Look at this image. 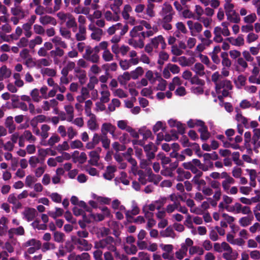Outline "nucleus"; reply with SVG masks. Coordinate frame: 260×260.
Wrapping results in <instances>:
<instances>
[{
	"label": "nucleus",
	"instance_id": "f257e3e1",
	"mask_svg": "<svg viewBox=\"0 0 260 260\" xmlns=\"http://www.w3.org/2000/svg\"><path fill=\"white\" fill-rule=\"evenodd\" d=\"M139 24L134 26L130 31L129 35L132 38L138 37L140 40L149 38L156 34L158 29L157 26H151L150 23L146 20H140Z\"/></svg>",
	"mask_w": 260,
	"mask_h": 260
},
{
	"label": "nucleus",
	"instance_id": "f03ea898",
	"mask_svg": "<svg viewBox=\"0 0 260 260\" xmlns=\"http://www.w3.org/2000/svg\"><path fill=\"white\" fill-rule=\"evenodd\" d=\"M116 242L112 237H107L99 242L95 243V248L96 249H106L108 251L114 252L116 258H120V254L116 248Z\"/></svg>",
	"mask_w": 260,
	"mask_h": 260
},
{
	"label": "nucleus",
	"instance_id": "7ed1b4c3",
	"mask_svg": "<svg viewBox=\"0 0 260 260\" xmlns=\"http://www.w3.org/2000/svg\"><path fill=\"white\" fill-rule=\"evenodd\" d=\"M231 82L226 79H222L215 85V89L218 98L220 100L222 97L229 95L230 91L232 89Z\"/></svg>",
	"mask_w": 260,
	"mask_h": 260
},
{
	"label": "nucleus",
	"instance_id": "20e7f679",
	"mask_svg": "<svg viewBox=\"0 0 260 260\" xmlns=\"http://www.w3.org/2000/svg\"><path fill=\"white\" fill-rule=\"evenodd\" d=\"M164 124V122L159 121H157L153 127V131L154 133H157L160 130L162 131L157 134L156 143L158 145L164 139H165L166 141H170L176 138V134H173L171 137L169 135L166 134L164 137L162 133L165 130Z\"/></svg>",
	"mask_w": 260,
	"mask_h": 260
},
{
	"label": "nucleus",
	"instance_id": "39448f33",
	"mask_svg": "<svg viewBox=\"0 0 260 260\" xmlns=\"http://www.w3.org/2000/svg\"><path fill=\"white\" fill-rule=\"evenodd\" d=\"M193 241L187 238L185 239V242L182 243L180 245V248L177 250L175 253V257L178 260H182L187 255L188 246L193 245Z\"/></svg>",
	"mask_w": 260,
	"mask_h": 260
},
{
	"label": "nucleus",
	"instance_id": "423d86ee",
	"mask_svg": "<svg viewBox=\"0 0 260 260\" xmlns=\"http://www.w3.org/2000/svg\"><path fill=\"white\" fill-rule=\"evenodd\" d=\"M187 25L188 27L190 35L192 37H196L201 34L203 29V24L198 21L188 20L187 21Z\"/></svg>",
	"mask_w": 260,
	"mask_h": 260
},
{
	"label": "nucleus",
	"instance_id": "0eeeda50",
	"mask_svg": "<svg viewBox=\"0 0 260 260\" xmlns=\"http://www.w3.org/2000/svg\"><path fill=\"white\" fill-rule=\"evenodd\" d=\"M174 13L172 6L168 3H164L160 12L162 19L167 21H172Z\"/></svg>",
	"mask_w": 260,
	"mask_h": 260
},
{
	"label": "nucleus",
	"instance_id": "6e6552de",
	"mask_svg": "<svg viewBox=\"0 0 260 260\" xmlns=\"http://www.w3.org/2000/svg\"><path fill=\"white\" fill-rule=\"evenodd\" d=\"M72 241L77 246L78 248L81 250L88 251L91 249L92 245L84 239L77 238L76 236L72 237Z\"/></svg>",
	"mask_w": 260,
	"mask_h": 260
},
{
	"label": "nucleus",
	"instance_id": "1a4fd4ad",
	"mask_svg": "<svg viewBox=\"0 0 260 260\" xmlns=\"http://www.w3.org/2000/svg\"><path fill=\"white\" fill-rule=\"evenodd\" d=\"M235 7L225 8V13L227 20L234 23H238L240 21L239 15L234 10Z\"/></svg>",
	"mask_w": 260,
	"mask_h": 260
},
{
	"label": "nucleus",
	"instance_id": "9d476101",
	"mask_svg": "<svg viewBox=\"0 0 260 260\" xmlns=\"http://www.w3.org/2000/svg\"><path fill=\"white\" fill-rule=\"evenodd\" d=\"M120 29V36L124 35L128 30V27L127 24L124 25L121 23H117L115 24L110 26L107 29V32L109 35H113L117 30Z\"/></svg>",
	"mask_w": 260,
	"mask_h": 260
},
{
	"label": "nucleus",
	"instance_id": "9b49d317",
	"mask_svg": "<svg viewBox=\"0 0 260 260\" xmlns=\"http://www.w3.org/2000/svg\"><path fill=\"white\" fill-rule=\"evenodd\" d=\"M150 42L151 45L155 49L160 47L161 49H164L166 47L165 40L162 35H158L151 39Z\"/></svg>",
	"mask_w": 260,
	"mask_h": 260
},
{
	"label": "nucleus",
	"instance_id": "f8f14e48",
	"mask_svg": "<svg viewBox=\"0 0 260 260\" xmlns=\"http://www.w3.org/2000/svg\"><path fill=\"white\" fill-rule=\"evenodd\" d=\"M36 140V138L32 135V133L29 131L26 130L19 137V145L20 147H23L25 140L28 141L29 143H32Z\"/></svg>",
	"mask_w": 260,
	"mask_h": 260
},
{
	"label": "nucleus",
	"instance_id": "ddd939ff",
	"mask_svg": "<svg viewBox=\"0 0 260 260\" xmlns=\"http://www.w3.org/2000/svg\"><path fill=\"white\" fill-rule=\"evenodd\" d=\"M178 166V161L170 163L169 166L164 167V168L161 171V174L166 177L174 176L173 171L177 168Z\"/></svg>",
	"mask_w": 260,
	"mask_h": 260
},
{
	"label": "nucleus",
	"instance_id": "4468645a",
	"mask_svg": "<svg viewBox=\"0 0 260 260\" xmlns=\"http://www.w3.org/2000/svg\"><path fill=\"white\" fill-rule=\"evenodd\" d=\"M104 219V215L102 213L93 214L89 212L88 215L83 216V221L90 223L92 221H100Z\"/></svg>",
	"mask_w": 260,
	"mask_h": 260
},
{
	"label": "nucleus",
	"instance_id": "2eb2a0df",
	"mask_svg": "<svg viewBox=\"0 0 260 260\" xmlns=\"http://www.w3.org/2000/svg\"><path fill=\"white\" fill-rule=\"evenodd\" d=\"M37 215V210L31 208H25L22 212L23 218L28 222L33 220Z\"/></svg>",
	"mask_w": 260,
	"mask_h": 260
},
{
	"label": "nucleus",
	"instance_id": "dca6fc26",
	"mask_svg": "<svg viewBox=\"0 0 260 260\" xmlns=\"http://www.w3.org/2000/svg\"><path fill=\"white\" fill-rule=\"evenodd\" d=\"M116 127L110 123H104L101 127V132L103 135L107 136V133H109L113 138L115 137V131Z\"/></svg>",
	"mask_w": 260,
	"mask_h": 260
},
{
	"label": "nucleus",
	"instance_id": "f3484780",
	"mask_svg": "<svg viewBox=\"0 0 260 260\" xmlns=\"http://www.w3.org/2000/svg\"><path fill=\"white\" fill-rule=\"evenodd\" d=\"M88 117L89 119L87 121V127L92 132L97 131L99 128V125L96 116L93 115Z\"/></svg>",
	"mask_w": 260,
	"mask_h": 260
},
{
	"label": "nucleus",
	"instance_id": "a211bd4d",
	"mask_svg": "<svg viewBox=\"0 0 260 260\" xmlns=\"http://www.w3.org/2000/svg\"><path fill=\"white\" fill-rule=\"evenodd\" d=\"M196 62L194 57L190 56L187 57L185 56L179 57V63L183 67H190Z\"/></svg>",
	"mask_w": 260,
	"mask_h": 260
},
{
	"label": "nucleus",
	"instance_id": "6ab92c4d",
	"mask_svg": "<svg viewBox=\"0 0 260 260\" xmlns=\"http://www.w3.org/2000/svg\"><path fill=\"white\" fill-rule=\"evenodd\" d=\"M119 14L120 12L107 11L104 13V17L108 21L117 22L120 20Z\"/></svg>",
	"mask_w": 260,
	"mask_h": 260
},
{
	"label": "nucleus",
	"instance_id": "aec40b11",
	"mask_svg": "<svg viewBox=\"0 0 260 260\" xmlns=\"http://www.w3.org/2000/svg\"><path fill=\"white\" fill-rule=\"evenodd\" d=\"M177 173L178 174L176 179L178 181H182L184 179H189L191 175L189 171H185L181 168L177 169Z\"/></svg>",
	"mask_w": 260,
	"mask_h": 260
},
{
	"label": "nucleus",
	"instance_id": "412c9836",
	"mask_svg": "<svg viewBox=\"0 0 260 260\" xmlns=\"http://www.w3.org/2000/svg\"><path fill=\"white\" fill-rule=\"evenodd\" d=\"M227 241L233 245H237L242 247L245 244L244 240L240 238H235L234 236L232 234H228L226 235Z\"/></svg>",
	"mask_w": 260,
	"mask_h": 260
},
{
	"label": "nucleus",
	"instance_id": "4be33fe9",
	"mask_svg": "<svg viewBox=\"0 0 260 260\" xmlns=\"http://www.w3.org/2000/svg\"><path fill=\"white\" fill-rule=\"evenodd\" d=\"M39 21L43 25L51 24L55 26L57 24L56 20L54 18L47 15L41 16Z\"/></svg>",
	"mask_w": 260,
	"mask_h": 260
},
{
	"label": "nucleus",
	"instance_id": "5701e85b",
	"mask_svg": "<svg viewBox=\"0 0 260 260\" xmlns=\"http://www.w3.org/2000/svg\"><path fill=\"white\" fill-rule=\"evenodd\" d=\"M227 40L232 45L237 47L243 46L244 44V39L243 36L242 35H239L236 38L234 37L228 38Z\"/></svg>",
	"mask_w": 260,
	"mask_h": 260
},
{
	"label": "nucleus",
	"instance_id": "b1692460",
	"mask_svg": "<svg viewBox=\"0 0 260 260\" xmlns=\"http://www.w3.org/2000/svg\"><path fill=\"white\" fill-rule=\"evenodd\" d=\"M203 175L201 171H199L198 174L192 178L191 181L193 183L198 185L197 189L198 190H201V187L206 184V182L204 180L200 179Z\"/></svg>",
	"mask_w": 260,
	"mask_h": 260
},
{
	"label": "nucleus",
	"instance_id": "393cba45",
	"mask_svg": "<svg viewBox=\"0 0 260 260\" xmlns=\"http://www.w3.org/2000/svg\"><path fill=\"white\" fill-rule=\"evenodd\" d=\"M168 124L172 127H176L179 133L183 134L184 132V125L177 120L170 119L168 120Z\"/></svg>",
	"mask_w": 260,
	"mask_h": 260
},
{
	"label": "nucleus",
	"instance_id": "a878e982",
	"mask_svg": "<svg viewBox=\"0 0 260 260\" xmlns=\"http://www.w3.org/2000/svg\"><path fill=\"white\" fill-rule=\"evenodd\" d=\"M75 76L78 78L80 84L82 85L85 84L87 79L86 72L79 68H76L75 69Z\"/></svg>",
	"mask_w": 260,
	"mask_h": 260
},
{
	"label": "nucleus",
	"instance_id": "bb28decb",
	"mask_svg": "<svg viewBox=\"0 0 260 260\" xmlns=\"http://www.w3.org/2000/svg\"><path fill=\"white\" fill-rule=\"evenodd\" d=\"M11 13L13 16H18L24 18L25 17V11L21 6H14L11 8Z\"/></svg>",
	"mask_w": 260,
	"mask_h": 260
},
{
	"label": "nucleus",
	"instance_id": "cd10ccee",
	"mask_svg": "<svg viewBox=\"0 0 260 260\" xmlns=\"http://www.w3.org/2000/svg\"><path fill=\"white\" fill-rule=\"evenodd\" d=\"M101 151V148L99 149V150L91 151L89 152V155L90 159L89 160V163L93 166H98V161L100 158V155L99 152Z\"/></svg>",
	"mask_w": 260,
	"mask_h": 260
},
{
	"label": "nucleus",
	"instance_id": "c85d7f7f",
	"mask_svg": "<svg viewBox=\"0 0 260 260\" xmlns=\"http://www.w3.org/2000/svg\"><path fill=\"white\" fill-rule=\"evenodd\" d=\"M116 171V168L115 166H108L105 173L103 174L104 178L108 180H112L114 177V173Z\"/></svg>",
	"mask_w": 260,
	"mask_h": 260
},
{
	"label": "nucleus",
	"instance_id": "c756f323",
	"mask_svg": "<svg viewBox=\"0 0 260 260\" xmlns=\"http://www.w3.org/2000/svg\"><path fill=\"white\" fill-rule=\"evenodd\" d=\"M76 39L78 41H84L86 38V29L84 25H79V31L75 35Z\"/></svg>",
	"mask_w": 260,
	"mask_h": 260
},
{
	"label": "nucleus",
	"instance_id": "7c9ffc66",
	"mask_svg": "<svg viewBox=\"0 0 260 260\" xmlns=\"http://www.w3.org/2000/svg\"><path fill=\"white\" fill-rule=\"evenodd\" d=\"M58 105V102L55 99L45 101L43 103L42 108L45 111H49L51 108L55 109Z\"/></svg>",
	"mask_w": 260,
	"mask_h": 260
},
{
	"label": "nucleus",
	"instance_id": "2f4dec72",
	"mask_svg": "<svg viewBox=\"0 0 260 260\" xmlns=\"http://www.w3.org/2000/svg\"><path fill=\"white\" fill-rule=\"evenodd\" d=\"M214 38L213 41L216 43H221L223 39L222 36L221 27L217 26L214 27L213 30Z\"/></svg>",
	"mask_w": 260,
	"mask_h": 260
},
{
	"label": "nucleus",
	"instance_id": "473e14b6",
	"mask_svg": "<svg viewBox=\"0 0 260 260\" xmlns=\"http://www.w3.org/2000/svg\"><path fill=\"white\" fill-rule=\"evenodd\" d=\"M150 169L147 172V174L143 172V171L139 170L138 172V180L142 185H145L148 181H149Z\"/></svg>",
	"mask_w": 260,
	"mask_h": 260
},
{
	"label": "nucleus",
	"instance_id": "72a5a7b5",
	"mask_svg": "<svg viewBox=\"0 0 260 260\" xmlns=\"http://www.w3.org/2000/svg\"><path fill=\"white\" fill-rule=\"evenodd\" d=\"M8 235L10 238H12L14 235L22 236L24 234V230L22 226H19L16 228H11L8 230Z\"/></svg>",
	"mask_w": 260,
	"mask_h": 260
},
{
	"label": "nucleus",
	"instance_id": "f704fd0d",
	"mask_svg": "<svg viewBox=\"0 0 260 260\" xmlns=\"http://www.w3.org/2000/svg\"><path fill=\"white\" fill-rule=\"evenodd\" d=\"M22 246L23 247H35V248H41V243L39 240L36 239H31L24 243Z\"/></svg>",
	"mask_w": 260,
	"mask_h": 260
},
{
	"label": "nucleus",
	"instance_id": "c9c22d12",
	"mask_svg": "<svg viewBox=\"0 0 260 260\" xmlns=\"http://www.w3.org/2000/svg\"><path fill=\"white\" fill-rule=\"evenodd\" d=\"M189 248V254L190 255H193L194 254H197L199 256L202 255L204 251L203 248L199 246H188Z\"/></svg>",
	"mask_w": 260,
	"mask_h": 260
},
{
	"label": "nucleus",
	"instance_id": "e433bc0d",
	"mask_svg": "<svg viewBox=\"0 0 260 260\" xmlns=\"http://www.w3.org/2000/svg\"><path fill=\"white\" fill-rule=\"evenodd\" d=\"M246 172L249 175L250 186L255 187L256 184V178L257 177V173L256 171L253 169H247Z\"/></svg>",
	"mask_w": 260,
	"mask_h": 260
},
{
	"label": "nucleus",
	"instance_id": "4c0bfd02",
	"mask_svg": "<svg viewBox=\"0 0 260 260\" xmlns=\"http://www.w3.org/2000/svg\"><path fill=\"white\" fill-rule=\"evenodd\" d=\"M60 139V137L57 135L53 134L49 139L47 142L42 141L41 143L44 146L49 145L50 146H53L54 144L58 142Z\"/></svg>",
	"mask_w": 260,
	"mask_h": 260
},
{
	"label": "nucleus",
	"instance_id": "58836bf2",
	"mask_svg": "<svg viewBox=\"0 0 260 260\" xmlns=\"http://www.w3.org/2000/svg\"><path fill=\"white\" fill-rule=\"evenodd\" d=\"M7 222L8 219L6 217L3 216L0 218V236L5 235L8 231Z\"/></svg>",
	"mask_w": 260,
	"mask_h": 260
},
{
	"label": "nucleus",
	"instance_id": "ea45409f",
	"mask_svg": "<svg viewBox=\"0 0 260 260\" xmlns=\"http://www.w3.org/2000/svg\"><path fill=\"white\" fill-rule=\"evenodd\" d=\"M5 125L8 129L10 134H12L14 132L16 129V126L14 123L13 117L9 116L7 118L5 121Z\"/></svg>",
	"mask_w": 260,
	"mask_h": 260
},
{
	"label": "nucleus",
	"instance_id": "a19ab883",
	"mask_svg": "<svg viewBox=\"0 0 260 260\" xmlns=\"http://www.w3.org/2000/svg\"><path fill=\"white\" fill-rule=\"evenodd\" d=\"M51 41L54 44L55 47H58L59 48H67L68 47L67 44L58 36L54 37L51 39Z\"/></svg>",
	"mask_w": 260,
	"mask_h": 260
},
{
	"label": "nucleus",
	"instance_id": "79ce46f5",
	"mask_svg": "<svg viewBox=\"0 0 260 260\" xmlns=\"http://www.w3.org/2000/svg\"><path fill=\"white\" fill-rule=\"evenodd\" d=\"M11 72L6 66H3L0 68V81L10 77Z\"/></svg>",
	"mask_w": 260,
	"mask_h": 260
},
{
	"label": "nucleus",
	"instance_id": "37998d69",
	"mask_svg": "<svg viewBox=\"0 0 260 260\" xmlns=\"http://www.w3.org/2000/svg\"><path fill=\"white\" fill-rule=\"evenodd\" d=\"M233 202V198L226 195H224L222 197V201L218 205L220 210H224L225 206L230 205Z\"/></svg>",
	"mask_w": 260,
	"mask_h": 260
},
{
	"label": "nucleus",
	"instance_id": "c03bdc74",
	"mask_svg": "<svg viewBox=\"0 0 260 260\" xmlns=\"http://www.w3.org/2000/svg\"><path fill=\"white\" fill-rule=\"evenodd\" d=\"M191 69L200 76H203L205 74L204 67L201 63H196Z\"/></svg>",
	"mask_w": 260,
	"mask_h": 260
},
{
	"label": "nucleus",
	"instance_id": "a18cd8bd",
	"mask_svg": "<svg viewBox=\"0 0 260 260\" xmlns=\"http://www.w3.org/2000/svg\"><path fill=\"white\" fill-rule=\"evenodd\" d=\"M153 213H146L145 215V218L147 219V222L146 224V229L149 230L152 228L156 224L155 220L153 218Z\"/></svg>",
	"mask_w": 260,
	"mask_h": 260
},
{
	"label": "nucleus",
	"instance_id": "49530a36",
	"mask_svg": "<svg viewBox=\"0 0 260 260\" xmlns=\"http://www.w3.org/2000/svg\"><path fill=\"white\" fill-rule=\"evenodd\" d=\"M66 25L68 28H72L73 31H76L77 29V23L75 18L70 14L67 20Z\"/></svg>",
	"mask_w": 260,
	"mask_h": 260
},
{
	"label": "nucleus",
	"instance_id": "de8ad7c7",
	"mask_svg": "<svg viewBox=\"0 0 260 260\" xmlns=\"http://www.w3.org/2000/svg\"><path fill=\"white\" fill-rule=\"evenodd\" d=\"M64 110L68 115V121L71 122L74 118V107L71 105L64 106Z\"/></svg>",
	"mask_w": 260,
	"mask_h": 260
},
{
	"label": "nucleus",
	"instance_id": "09e8293b",
	"mask_svg": "<svg viewBox=\"0 0 260 260\" xmlns=\"http://www.w3.org/2000/svg\"><path fill=\"white\" fill-rule=\"evenodd\" d=\"M236 119L238 123L243 124L245 128H249L248 119L243 116L241 114L238 113L236 116Z\"/></svg>",
	"mask_w": 260,
	"mask_h": 260
},
{
	"label": "nucleus",
	"instance_id": "8fccbe9b",
	"mask_svg": "<svg viewBox=\"0 0 260 260\" xmlns=\"http://www.w3.org/2000/svg\"><path fill=\"white\" fill-rule=\"evenodd\" d=\"M252 216H244L239 219V223L242 227H246L250 225L252 221Z\"/></svg>",
	"mask_w": 260,
	"mask_h": 260
},
{
	"label": "nucleus",
	"instance_id": "3c124183",
	"mask_svg": "<svg viewBox=\"0 0 260 260\" xmlns=\"http://www.w3.org/2000/svg\"><path fill=\"white\" fill-rule=\"evenodd\" d=\"M92 106V102L91 100H88L85 102L84 110L85 114L87 117L91 116L94 115L92 113L91 108Z\"/></svg>",
	"mask_w": 260,
	"mask_h": 260
},
{
	"label": "nucleus",
	"instance_id": "603ef678",
	"mask_svg": "<svg viewBox=\"0 0 260 260\" xmlns=\"http://www.w3.org/2000/svg\"><path fill=\"white\" fill-rule=\"evenodd\" d=\"M235 180L233 178H228L222 182V186L223 190L226 192L230 188L232 184H234Z\"/></svg>",
	"mask_w": 260,
	"mask_h": 260
},
{
	"label": "nucleus",
	"instance_id": "864d4df0",
	"mask_svg": "<svg viewBox=\"0 0 260 260\" xmlns=\"http://www.w3.org/2000/svg\"><path fill=\"white\" fill-rule=\"evenodd\" d=\"M103 34V31L102 29H94V31L91 34V38L92 40L96 41H100Z\"/></svg>",
	"mask_w": 260,
	"mask_h": 260
},
{
	"label": "nucleus",
	"instance_id": "5fc2aeb1",
	"mask_svg": "<svg viewBox=\"0 0 260 260\" xmlns=\"http://www.w3.org/2000/svg\"><path fill=\"white\" fill-rule=\"evenodd\" d=\"M43 42L41 37L37 36L34 39L31 40L28 43V46L30 49H34L37 45H40Z\"/></svg>",
	"mask_w": 260,
	"mask_h": 260
},
{
	"label": "nucleus",
	"instance_id": "6e6d98bb",
	"mask_svg": "<svg viewBox=\"0 0 260 260\" xmlns=\"http://www.w3.org/2000/svg\"><path fill=\"white\" fill-rule=\"evenodd\" d=\"M50 129V127L47 124H43L41 127V133L40 136L41 137L42 140H45L49 136L48 132Z\"/></svg>",
	"mask_w": 260,
	"mask_h": 260
},
{
	"label": "nucleus",
	"instance_id": "4d7b16f0",
	"mask_svg": "<svg viewBox=\"0 0 260 260\" xmlns=\"http://www.w3.org/2000/svg\"><path fill=\"white\" fill-rule=\"evenodd\" d=\"M123 249L127 254L129 255L135 254L138 250L137 246L134 244L124 245Z\"/></svg>",
	"mask_w": 260,
	"mask_h": 260
},
{
	"label": "nucleus",
	"instance_id": "13d9d810",
	"mask_svg": "<svg viewBox=\"0 0 260 260\" xmlns=\"http://www.w3.org/2000/svg\"><path fill=\"white\" fill-rule=\"evenodd\" d=\"M56 246L54 243L50 242L44 243L41 247V250L43 252H46L49 250H54Z\"/></svg>",
	"mask_w": 260,
	"mask_h": 260
},
{
	"label": "nucleus",
	"instance_id": "bf43d9fd",
	"mask_svg": "<svg viewBox=\"0 0 260 260\" xmlns=\"http://www.w3.org/2000/svg\"><path fill=\"white\" fill-rule=\"evenodd\" d=\"M143 73V69L141 67H138L135 70L131 71L132 78L135 80L137 79L140 76H141Z\"/></svg>",
	"mask_w": 260,
	"mask_h": 260
},
{
	"label": "nucleus",
	"instance_id": "052dcab7",
	"mask_svg": "<svg viewBox=\"0 0 260 260\" xmlns=\"http://www.w3.org/2000/svg\"><path fill=\"white\" fill-rule=\"evenodd\" d=\"M240 206V203H236L233 205H229L225 206V208H224V209H225L227 211L230 212H232L235 214H238V211L239 210Z\"/></svg>",
	"mask_w": 260,
	"mask_h": 260
},
{
	"label": "nucleus",
	"instance_id": "680f3d73",
	"mask_svg": "<svg viewBox=\"0 0 260 260\" xmlns=\"http://www.w3.org/2000/svg\"><path fill=\"white\" fill-rule=\"evenodd\" d=\"M161 235L164 237H171L174 238L176 237L174 230L171 227H168L166 230L162 231L161 232Z\"/></svg>",
	"mask_w": 260,
	"mask_h": 260
},
{
	"label": "nucleus",
	"instance_id": "e2e57ef3",
	"mask_svg": "<svg viewBox=\"0 0 260 260\" xmlns=\"http://www.w3.org/2000/svg\"><path fill=\"white\" fill-rule=\"evenodd\" d=\"M63 212H64V211L62 209L56 207L55 211H50L48 212V214L49 216H50L52 218L55 219L57 217L62 216Z\"/></svg>",
	"mask_w": 260,
	"mask_h": 260
},
{
	"label": "nucleus",
	"instance_id": "0e129e2a",
	"mask_svg": "<svg viewBox=\"0 0 260 260\" xmlns=\"http://www.w3.org/2000/svg\"><path fill=\"white\" fill-rule=\"evenodd\" d=\"M246 78L243 75H239L237 79L235 80V83L238 88H241L245 86Z\"/></svg>",
	"mask_w": 260,
	"mask_h": 260
},
{
	"label": "nucleus",
	"instance_id": "69168bd1",
	"mask_svg": "<svg viewBox=\"0 0 260 260\" xmlns=\"http://www.w3.org/2000/svg\"><path fill=\"white\" fill-rule=\"evenodd\" d=\"M155 5L153 4L148 2L147 7L146 9V13L150 18H152L155 16V12L154 9Z\"/></svg>",
	"mask_w": 260,
	"mask_h": 260
},
{
	"label": "nucleus",
	"instance_id": "338daca9",
	"mask_svg": "<svg viewBox=\"0 0 260 260\" xmlns=\"http://www.w3.org/2000/svg\"><path fill=\"white\" fill-rule=\"evenodd\" d=\"M122 4V0H114L113 3L110 5V8L113 12H120V7Z\"/></svg>",
	"mask_w": 260,
	"mask_h": 260
},
{
	"label": "nucleus",
	"instance_id": "774afa93",
	"mask_svg": "<svg viewBox=\"0 0 260 260\" xmlns=\"http://www.w3.org/2000/svg\"><path fill=\"white\" fill-rule=\"evenodd\" d=\"M257 17L255 13H250L243 18L244 22L246 24H252L256 20Z\"/></svg>",
	"mask_w": 260,
	"mask_h": 260
}]
</instances>
